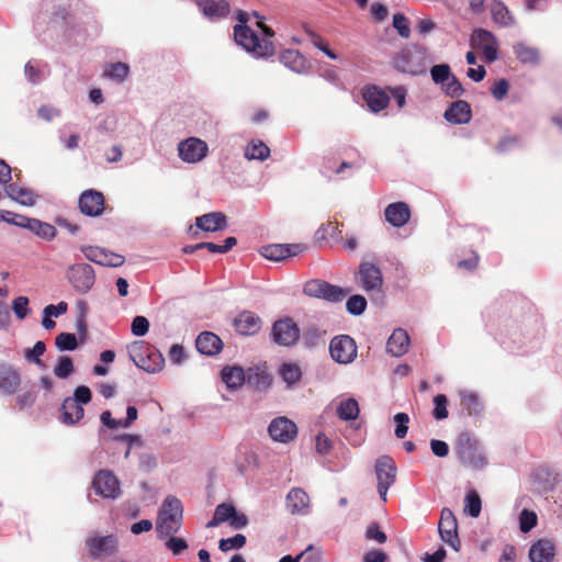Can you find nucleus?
<instances>
[{
    "instance_id": "bf43d9fd",
    "label": "nucleus",
    "mask_w": 562,
    "mask_h": 562,
    "mask_svg": "<svg viewBox=\"0 0 562 562\" xmlns=\"http://www.w3.org/2000/svg\"><path fill=\"white\" fill-rule=\"evenodd\" d=\"M394 422L396 423L394 434L398 439H403L408 431L409 417L406 413H397L394 415Z\"/></svg>"
},
{
    "instance_id": "37998d69",
    "label": "nucleus",
    "mask_w": 562,
    "mask_h": 562,
    "mask_svg": "<svg viewBox=\"0 0 562 562\" xmlns=\"http://www.w3.org/2000/svg\"><path fill=\"white\" fill-rule=\"evenodd\" d=\"M461 404L470 415H477L482 412L483 405L479 395L474 392L462 391L460 392Z\"/></svg>"
},
{
    "instance_id": "9b49d317",
    "label": "nucleus",
    "mask_w": 562,
    "mask_h": 562,
    "mask_svg": "<svg viewBox=\"0 0 562 562\" xmlns=\"http://www.w3.org/2000/svg\"><path fill=\"white\" fill-rule=\"evenodd\" d=\"M438 531L443 542L449 544L454 551H459L460 539L458 535V521L454 514L449 508L441 510Z\"/></svg>"
},
{
    "instance_id": "dca6fc26",
    "label": "nucleus",
    "mask_w": 562,
    "mask_h": 562,
    "mask_svg": "<svg viewBox=\"0 0 562 562\" xmlns=\"http://www.w3.org/2000/svg\"><path fill=\"white\" fill-rule=\"evenodd\" d=\"M81 251L89 261L100 266L120 267L124 263L123 256L97 246H85Z\"/></svg>"
},
{
    "instance_id": "338daca9",
    "label": "nucleus",
    "mask_w": 562,
    "mask_h": 562,
    "mask_svg": "<svg viewBox=\"0 0 562 562\" xmlns=\"http://www.w3.org/2000/svg\"><path fill=\"white\" fill-rule=\"evenodd\" d=\"M508 89H509V82L506 79L502 78L494 82L491 92L497 101H501L508 93Z\"/></svg>"
},
{
    "instance_id": "774afa93",
    "label": "nucleus",
    "mask_w": 562,
    "mask_h": 562,
    "mask_svg": "<svg viewBox=\"0 0 562 562\" xmlns=\"http://www.w3.org/2000/svg\"><path fill=\"white\" fill-rule=\"evenodd\" d=\"M166 547L173 553V554H180L188 548V543L182 538H177L170 536L169 539L166 542Z\"/></svg>"
},
{
    "instance_id": "a19ab883",
    "label": "nucleus",
    "mask_w": 562,
    "mask_h": 562,
    "mask_svg": "<svg viewBox=\"0 0 562 562\" xmlns=\"http://www.w3.org/2000/svg\"><path fill=\"white\" fill-rule=\"evenodd\" d=\"M270 156L269 147L261 140H251L245 148V157L248 160L263 161Z\"/></svg>"
},
{
    "instance_id": "58836bf2",
    "label": "nucleus",
    "mask_w": 562,
    "mask_h": 562,
    "mask_svg": "<svg viewBox=\"0 0 562 562\" xmlns=\"http://www.w3.org/2000/svg\"><path fill=\"white\" fill-rule=\"evenodd\" d=\"M359 413V404L352 397L340 401L337 406V415L341 420H355L358 418Z\"/></svg>"
},
{
    "instance_id": "680f3d73",
    "label": "nucleus",
    "mask_w": 562,
    "mask_h": 562,
    "mask_svg": "<svg viewBox=\"0 0 562 562\" xmlns=\"http://www.w3.org/2000/svg\"><path fill=\"white\" fill-rule=\"evenodd\" d=\"M131 330L134 336H145L149 330V322L145 316H136L131 325Z\"/></svg>"
},
{
    "instance_id": "aec40b11",
    "label": "nucleus",
    "mask_w": 562,
    "mask_h": 562,
    "mask_svg": "<svg viewBox=\"0 0 562 562\" xmlns=\"http://www.w3.org/2000/svg\"><path fill=\"white\" fill-rule=\"evenodd\" d=\"M80 211L88 216H99L104 210V196L95 190H87L79 198Z\"/></svg>"
},
{
    "instance_id": "7c9ffc66",
    "label": "nucleus",
    "mask_w": 562,
    "mask_h": 562,
    "mask_svg": "<svg viewBox=\"0 0 562 562\" xmlns=\"http://www.w3.org/2000/svg\"><path fill=\"white\" fill-rule=\"evenodd\" d=\"M199 8L204 16L210 20H218L229 12V4L226 0H201Z\"/></svg>"
},
{
    "instance_id": "13d9d810",
    "label": "nucleus",
    "mask_w": 562,
    "mask_h": 562,
    "mask_svg": "<svg viewBox=\"0 0 562 562\" xmlns=\"http://www.w3.org/2000/svg\"><path fill=\"white\" fill-rule=\"evenodd\" d=\"M325 281L311 280L304 284L303 292L311 297L322 299L324 295Z\"/></svg>"
},
{
    "instance_id": "20e7f679",
    "label": "nucleus",
    "mask_w": 562,
    "mask_h": 562,
    "mask_svg": "<svg viewBox=\"0 0 562 562\" xmlns=\"http://www.w3.org/2000/svg\"><path fill=\"white\" fill-rule=\"evenodd\" d=\"M127 351L134 364L146 372L156 373L164 368L162 355L145 341L132 342Z\"/></svg>"
},
{
    "instance_id": "5701e85b",
    "label": "nucleus",
    "mask_w": 562,
    "mask_h": 562,
    "mask_svg": "<svg viewBox=\"0 0 562 562\" xmlns=\"http://www.w3.org/2000/svg\"><path fill=\"white\" fill-rule=\"evenodd\" d=\"M235 329L238 334L250 336L257 334L261 328V319L251 312L240 313L234 322Z\"/></svg>"
},
{
    "instance_id": "7ed1b4c3",
    "label": "nucleus",
    "mask_w": 562,
    "mask_h": 562,
    "mask_svg": "<svg viewBox=\"0 0 562 562\" xmlns=\"http://www.w3.org/2000/svg\"><path fill=\"white\" fill-rule=\"evenodd\" d=\"M183 508L181 502L173 496H168L158 513L156 531L160 538L177 533L182 525Z\"/></svg>"
},
{
    "instance_id": "6ab92c4d",
    "label": "nucleus",
    "mask_w": 562,
    "mask_h": 562,
    "mask_svg": "<svg viewBox=\"0 0 562 562\" xmlns=\"http://www.w3.org/2000/svg\"><path fill=\"white\" fill-rule=\"evenodd\" d=\"M279 60L291 71L304 75L311 70V63L308 59L297 49H284L279 56Z\"/></svg>"
},
{
    "instance_id": "864d4df0",
    "label": "nucleus",
    "mask_w": 562,
    "mask_h": 562,
    "mask_svg": "<svg viewBox=\"0 0 562 562\" xmlns=\"http://www.w3.org/2000/svg\"><path fill=\"white\" fill-rule=\"evenodd\" d=\"M367 307V301L362 295H352L346 303L347 311L352 315H361Z\"/></svg>"
},
{
    "instance_id": "c03bdc74",
    "label": "nucleus",
    "mask_w": 562,
    "mask_h": 562,
    "mask_svg": "<svg viewBox=\"0 0 562 562\" xmlns=\"http://www.w3.org/2000/svg\"><path fill=\"white\" fill-rule=\"evenodd\" d=\"M481 509L482 504L479 494L475 491L469 492L464 498V513L475 518L480 515Z\"/></svg>"
},
{
    "instance_id": "a211bd4d",
    "label": "nucleus",
    "mask_w": 562,
    "mask_h": 562,
    "mask_svg": "<svg viewBox=\"0 0 562 562\" xmlns=\"http://www.w3.org/2000/svg\"><path fill=\"white\" fill-rule=\"evenodd\" d=\"M285 505L292 515L305 516L310 513L311 499L304 490L293 487L286 494Z\"/></svg>"
},
{
    "instance_id": "79ce46f5",
    "label": "nucleus",
    "mask_w": 562,
    "mask_h": 562,
    "mask_svg": "<svg viewBox=\"0 0 562 562\" xmlns=\"http://www.w3.org/2000/svg\"><path fill=\"white\" fill-rule=\"evenodd\" d=\"M235 514V507L232 504L222 503L216 506L213 518L206 524L207 528L216 527L226 522Z\"/></svg>"
},
{
    "instance_id": "5fc2aeb1",
    "label": "nucleus",
    "mask_w": 562,
    "mask_h": 562,
    "mask_svg": "<svg viewBox=\"0 0 562 562\" xmlns=\"http://www.w3.org/2000/svg\"><path fill=\"white\" fill-rule=\"evenodd\" d=\"M237 240L235 237H227L224 240L223 245H217L214 243H202V248H206L209 251L213 254H226L235 245Z\"/></svg>"
},
{
    "instance_id": "09e8293b",
    "label": "nucleus",
    "mask_w": 562,
    "mask_h": 562,
    "mask_svg": "<svg viewBox=\"0 0 562 562\" xmlns=\"http://www.w3.org/2000/svg\"><path fill=\"white\" fill-rule=\"evenodd\" d=\"M55 345L60 351H72L77 348L78 341L74 334L61 333L56 336Z\"/></svg>"
},
{
    "instance_id": "8fccbe9b",
    "label": "nucleus",
    "mask_w": 562,
    "mask_h": 562,
    "mask_svg": "<svg viewBox=\"0 0 562 562\" xmlns=\"http://www.w3.org/2000/svg\"><path fill=\"white\" fill-rule=\"evenodd\" d=\"M128 70L126 64L115 63L105 68L104 76L121 82L127 77Z\"/></svg>"
},
{
    "instance_id": "f8f14e48",
    "label": "nucleus",
    "mask_w": 562,
    "mask_h": 562,
    "mask_svg": "<svg viewBox=\"0 0 562 562\" xmlns=\"http://www.w3.org/2000/svg\"><path fill=\"white\" fill-rule=\"evenodd\" d=\"M269 437L274 442L289 443L295 440L297 427L295 423L285 416L273 418L268 426Z\"/></svg>"
},
{
    "instance_id": "4c0bfd02",
    "label": "nucleus",
    "mask_w": 562,
    "mask_h": 562,
    "mask_svg": "<svg viewBox=\"0 0 562 562\" xmlns=\"http://www.w3.org/2000/svg\"><path fill=\"white\" fill-rule=\"evenodd\" d=\"M246 379L247 374L240 367H225L222 370V380L229 389H237L241 386Z\"/></svg>"
},
{
    "instance_id": "3c124183",
    "label": "nucleus",
    "mask_w": 562,
    "mask_h": 562,
    "mask_svg": "<svg viewBox=\"0 0 562 562\" xmlns=\"http://www.w3.org/2000/svg\"><path fill=\"white\" fill-rule=\"evenodd\" d=\"M538 517L532 510L522 509L519 514V529L521 532H529L537 526Z\"/></svg>"
},
{
    "instance_id": "6e6d98bb",
    "label": "nucleus",
    "mask_w": 562,
    "mask_h": 562,
    "mask_svg": "<svg viewBox=\"0 0 562 562\" xmlns=\"http://www.w3.org/2000/svg\"><path fill=\"white\" fill-rule=\"evenodd\" d=\"M346 294L347 293L341 288L325 282L324 295H322V299L328 302H340Z\"/></svg>"
},
{
    "instance_id": "423d86ee",
    "label": "nucleus",
    "mask_w": 562,
    "mask_h": 562,
    "mask_svg": "<svg viewBox=\"0 0 562 562\" xmlns=\"http://www.w3.org/2000/svg\"><path fill=\"white\" fill-rule=\"evenodd\" d=\"M374 471L378 481V493L382 502H386L387 491L396 480V464L391 457L381 456L375 461Z\"/></svg>"
},
{
    "instance_id": "bb28decb",
    "label": "nucleus",
    "mask_w": 562,
    "mask_h": 562,
    "mask_svg": "<svg viewBox=\"0 0 562 562\" xmlns=\"http://www.w3.org/2000/svg\"><path fill=\"white\" fill-rule=\"evenodd\" d=\"M363 100L372 112H380L389 104L387 93L375 86H368L363 90Z\"/></svg>"
},
{
    "instance_id": "f704fd0d",
    "label": "nucleus",
    "mask_w": 562,
    "mask_h": 562,
    "mask_svg": "<svg viewBox=\"0 0 562 562\" xmlns=\"http://www.w3.org/2000/svg\"><path fill=\"white\" fill-rule=\"evenodd\" d=\"M491 14L493 21L503 27L514 26L516 23L512 12L508 10L505 3L499 0H494L492 2Z\"/></svg>"
},
{
    "instance_id": "9d476101",
    "label": "nucleus",
    "mask_w": 562,
    "mask_h": 562,
    "mask_svg": "<svg viewBox=\"0 0 562 562\" xmlns=\"http://www.w3.org/2000/svg\"><path fill=\"white\" fill-rule=\"evenodd\" d=\"M331 358L342 364L351 363L357 357L356 341L348 335H339L329 345Z\"/></svg>"
},
{
    "instance_id": "de8ad7c7",
    "label": "nucleus",
    "mask_w": 562,
    "mask_h": 562,
    "mask_svg": "<svg viewBox=\"0 0 562 562\" xmlns=\"http://www.w3.org/2000/svg\"><path fill=\"white\" fill-rule=\"evenodd\" d=\"M453 74L451 72L450 66L448 64H439L435 65L430 69V76L435 83L445 85L449 78H451Z\"/></svg>"
},
{
    "instance_id": "a878e982",
    "label": "nucleus",
    "mask_w": 562,
    "mask_h": 562,
    "mask_svg": "<svg viewBox=\"0 0 562 562\" xmlns=\"http://www.w3.org/2000/svg\"><path fill=\"white\" fill-rule=\"evenodd\" d=\"M554 544L550 539H539L529 549L531 562H551L554 558Z\"/></svg>"
},
{
    "instance_id": "052dcab7",
    "label": "nucleus",
    "mask_w": 562,
    "mask_h": 562,
    "mask_svg": "<svg viewBox=\"0 0 562 562\" xmlns=\"http://www.w3.org/2000/svg\"><path fill=\"white\" fill-rule=\"evenodd\" d=\"M12 310L19 319H24L30 313L29 299L26 296H18L12 302Z\"/></svg>"
},
{
    "instance_id": "2eb2a0df",
    "label": "nucleus",
    "mask_w": 562,
    "mask_h": 562,
    "mask_svg": "<svg viewBox=\"0 0 562 562\" xmlns=\"http://www.w3.org/2000/svg\"><path fill=\"white\" fill-rule=\"evenodd\" d=\"M86 547L93 559L110 557L117 550V539L113 535L94 536L86 540Z\"/></svg>"
},
{
    "instance_id": "603ef678",
    "label": "nucleus",
    "mask_w": 562,
    "mask_h": 562,
    "mask_svg": "<svg viewBox=\"0 0 562 562\" xmlns=\"http://www.w3.org/2000/svg\"><path fill=\"white\" fill-rule=\"evenodd\" d=\"M246 543V537L241 533H237L232 538L221 539L218 548L223 552H227L232 549H240Z\"/></svg>"
},
{
    "instance_id": "b1692460",
    "label": "nucleus",
    "mask_w": 562,
    "mask_h": 562,
    "mask_svg": "<svg viewBox=\"0 0 562 562\" xmlns=\"http://www.w3.org/2000/svg\"><path fill=\"white\" fill-rule=\"evenodd\" d=\"M4 192L11 200L23 206H34L40 198L33 190L19 187L15 183L5 186Z\"/></svg>"
},
{
    "instance_id": "c85d7f7f",
    "label": "nucleus",
    "mask_w": 562,
    "mask_h": 562,
    "mask_svg": "<svg viewBox=\"0 0 562 562\" xmlns=\"http://www.w3.org/2000/svg\"><path fill=\"white\" fill-rule=\"evenodd\" d=\"M195 346L201 353L214 356L223 349V341L214 333L203 331L198 336Z\"/></svg>"
},
{
    "instance_id": "c9c22d12",
    "label": "nucleus",
    "mask_w": 562,
    "mask_h": 562,
    "mask_svg": "<svg viewBox=\"0 0 562 562\" xmlns=\"http://www.w3.org/2000/svg\"><path fill=\"white\" fill-rule=\"evenodd\" d=\"M279 374L286 384V389H293L299 384L302 378L301 368L294 362H285L281 364L279 368Z\"/></svg>"
},
{
    "instance_id": "6e6552de",
    "label": "nucleus",
    "mask_w": 562,
    "mask_h": 562,
    "mask_svg": "<svg viewBox=\"0 0 562 562\" xmlns=\"http://www.w3.org/2000/svg\"><path fill=\"white\" fill-rule=\"evenodd\" d=\"M470 44L473 48L482 52L488 63L498 58V41L495 35L484 29H475L470 37Z\"/></svg>"
},
{
    "instance_id": "0eeeda50",
    "label": "nucleus",
    "mask_w": 562,
    "mask_h": 562,
    "mask_svg": "<svg viewBox=\"0 0 562 562\" xmlns=\"http://www.w3.org/2000/svg\"><path fill=\"white\" fill-rule=\"evenodd\" d=\"M66 276L72 288L81 294L89 292L95 282L94 270L88 263L70 266Z\"/></svg>"
},
{
    "instance_id": "cd10ccee",
    "label": "nucleus",
    "mask_w": 562,
    "mask_h": 562,
    "mask_svg": "<svg viewBox=\"0 0 562 562\" xmlns=\"http://www.w3.org/2000/svg\"><path fill=\"white\" fill-rule=\"evenodd\" d=\"M443 116L452 124H467L472 116L471 106L467 101H456L446 110Z\"/></svg>"
},
{
    "instance_id": "ddd939ff",
    "label": "nucleus",
    "mask_w": 562,
    "mask_h": 562,
    "mask_svg": "<svg viewBox=\"0 0 562 562\" xmlns=\"http://www.w3.org/2000/svg\"><path fill=\"white\" fill-rule=\"evenodd\" d=\"M92 486L95 493L104 498L115 499L121 495L120 481L109 470H100L92 481Z\"/></svg>"
},
{
    "instance_id": "c756f323",
    "label": "nucleus",
    "mask_w": 562,
    "mask_h": 562,
    "mask_svg": "<svg viewBox=\"0 0 562 562\" xmlns=\"http://www.w3.org/2000/svg\"><path fill=\"white\" fill-rule=\"evenodd\" d=\"M409 336L402 328L395 329L386 342V351L394 357H402L408 351Z\"/></svg>"
},
{
    "instance_id": "e2e57ef3",
    "label": "nucleus",
    "mask_w": 562,
    "mask_h": 562,
    "mask_svg": "<svg viewBox=\"0 0 562 562\" xmlns=\"http://www.w3.org/2000/svg\"><path fill=\"white\" fill-rule=\"evenodd\" d=\"M393 26L397 30L398 34L407 38L411 35L409 22L408 20L401 13L394 14L393 16Z\"/></svg>"
},
{
    "instance_id": "69168bd1",
    "label": "nucleus",
    "mask_w": 562,
    "mask_h": 562,
    "mask_svg": "<svg viewBox=\"0 0 562 562\" xmlns=\"http://www.w3.org/2000/svg\"><path fill=\"white\" fill-rule=\"evenodd\" d=\"M24 72L26 78L32 83H37L44 78V72L34 61H29L25 65Z\"/></svg>"
},
{
    "instance_id": "ea45409f",
    "label": "nucleus",
    "mask_w": 562,
    "mask_h": 562,
    "mask_svg": "<svg viewBox=\"0 0 562 562\" xmlns=\"http://www.w3.org/2000/svg\"><path fill=\"white\" fill-rule=\"evenodd\" d=\"M249 384L254 385L258 390H263L270 386L272 378L269 372L259 368H251L247 372V379Z\"/></svg>"
},
{
    "instance_id": "473e14b6",
    "label": "nucleus",
    "mask_w": 562,
    "mask_h": 562,
    "mask_svg": "<svg viewBox=\"0 0 562 562\" xmlns=\"http://www.w3.org/2000/svg\"><path fill=\"white\" fill-rule=\"evenodd\" d=\"M516 58L525 65L536 66L540 63V52L524 42L516 43L513 47Z\"/></svg>"
},
{
    "instance_id": "f3484780",
    "label": "nucleus",
    "mask_w": 562,
    "mask_h": 562,
    "mask_svg": "<svg viewBox=\"0 0 562 562\" xmlns=\"http://www.w3.org/2000/svg\"><path fill=\"white\" fill-rule=\"evenodd\" d=\"M358 280L364 291H379L382 288L383 278L381 270L371 262H362L359 266Z\"/></svg>"
},
{
    "instance_id": "412c9836",
    "label": "nucleus",
    "mask_w": 562,
    "mask_h": 562,
    "mask_svg": "<svg viewBox=\"0 0 562 562\" xmlns=\"http://www.w3.org/2000/svg\"><path fill=\"white\" fill-rule=\"evenodd\" d=\"M302 250L297 244H274L261 248L260 254L268 260L280 261L297 255Z\"/></svg>"
},
{
    "instance_id": "e433bc0d",
    "label": "nucleus",
    "mask_w": 562,
    "mask_h": 562,
    "mask_svg": "<svg viewBox=\"0 0 562 562\" xmlns=\"http://www.w3.org/2000/svg\"><path fill=\"white\" fill-rule=\"evenodd\" d=\"M24 228L30 229L36 236L50 240L56 236V228L49 223L36 218H26Z\"/></svg>"
},
{
    "instance_id": "f03ea898",
    "label": "nucleus",
    "mask_w": 562,
    "mask_h": 562,
    "mask_svg": "<svg viewBox=\"0 0 562 562\" xmlns=\"http://www.w3.org/2000/svg\"><path fill=\"white\" fill-rule=\"evenodd\" d=\"M432 60L427 48L413 44L394 54L392 64L398 72L415 77L425 75Z\"/></svg>"
},
{
    "instance_id": "39448f33",
    "label": "nucleus",
    "mask_w": 562,
    "mask_h": 562,
    "mask_svg": "<svg viewBox=\"0 0 562 562\" xmlns=\"http://www.w3.org/2000/svg\"><path fill=\"white\" fill-rule=\"evenodd\" d=\"M454 451L460 462L473 470H481L486 464V458L475 439L471 438L468 434H461L457 438Z\"/></svg>"
},
{
    "instance_id": "2f4dec72",
    "label": "nucleus",
    "mask_w": 562,
    "mask_h": 562,
    "mask_svg": "<svg viewBox=\"0 0 562 562\" xmlns=\"http://www.w3.org/2000/svg\"><path fill=\"white\" fill-rule=\"evenodd\" d=\"M20 385V374L9 366L0 367V390L5 394H13Z\"/></svg>"
},
{
    "instance_id": "1a4fd4ad",
    "label": "nucleus",
    "mask_w": 562,
    "mask_h": 562,
    "mask_svg": "<svg viewBox=\"0 0 562 562\" xmlns=\"http://www.w3.org/2000/svg\"><path fill=\"white\" fill-rule=\"evenodd\" d=\"M177 150L179 158L183 162L198 164L207 156L209 146L198 137H189L178 144Z\"/></svg>"
},
{
    "instance_id": "4468645a",
    "label": "nucleus",
    "mask_w": 562,
    "mask_h": 562,
    "mask_svg": "<svg viewBox=\"0 0 562 562\" xmlns=\"http://www.w3.org/2000/svg\"><path fill=\"white\" fill-rule=\"evenodd\" d=\"M271 335L276 344L288 347L299 340L300 330L291 318H284L273 324Z\"/></svg>"
},
{
    "instance_id": "49530a36",
    "label": "nucleus",
    "mask_w": 562,
    "mask_h": 562,
    "mask_svg": "<svg viewBox=\"0 0 562 562\" xmlns=\"http://www.w3.org/2000/svg\"><path fill=\"white\" fill-rule=\"evenodd\" d=\"M46 351V346L43 341H37L33 348L24 350V358L27 362L43 367L42 356Z\"/></svg>"
},
{
    "instance_id": "72a5a7b5",
    "label": "nucleus",
    "mask_w": 562,
    "mask_h": 562,
    "mask_svg": "<svg viewBox=\"0 0 562 562\" xmlns=\"http://www.w3.org/2000/svg\"><path fill=\"white\" fill-rule=\"evenodd\" d=\"M60 411L63 423L68 425H74L83 417V407L70 397L64 400Z\"/></svg>"
},
{
    "instance_id": "393cba45",
    "label": "nucleus",
    "mask_w": 562,
    "mask_h": 562,
    "mask_svg": "<svg viewBox=\"0 0 562 562\" xmlns=\"http://www.w3.org/2000/svg\"><path fill=\"white\" fill-rule=\"evenodd\" d=\"M384 215L392 226L402 227L409 221L411 210L406 203L395 202L387 205Z\"/></svg>"
},
{
    "instance_id": "f257e3e1",
    "label": "nucleus",
    "mask_w": 562,
    "mask_h": 562,
    "mask_svg": "<svg viewBox=\"0 0 562 562\" xmlns=\"http://www.w3.org/2000/svg\"><path fill=\"white\" fill-rule=\"evenodd\" d=\"M238 24L234 27V38L237 45L241 46L245 50L251 53L257 58H267L273 55L274 47L270 41L274 32L261 21L257 25L261 29L268 40L260 41L257 34L248 27V13L245 11L237 12Z\"/></svg>"
},
{
    "instance_id": "4d7b16f0",
    "label": "nucleus",
    "mask_w": 562,
    "mask_h": 562,
    "mask_svg": "<svg viewBox=\"0 0 562 562\" xmlns=\"http://www.w3.org/2000/svg\"><path fill=\"white\" fill-rule=\"evenodd\" d=\"M441 88L445 93L451 98L460 97L463 93L462 85L454 75H452Z\"/></svg>"
},
{
    "instance_id": "4be33fe9",
    "label": "nucleus",
    "mask_w": 562,
    "mask_h": 562,
    "mask_svg": "<svg viewBox=\"0 0 562 562\" xmlns=\"http://www.w3.org/2000/svg\"><path fill=\"white\" fill-rule=\"evenodd\" d=\"M195 225L204 232L215 233L226 228L227 217L222 212H212L198 216L195 218Z\"/></svg>"
},
{
    "instance_id": "a18cd8bd",
    "label": "nucleus",
    "mask_w": 562,
    "mask_h": 562,
    "mask_svg": "<svg viewBox=\"0 0 562 562\" xmlns=\"http://www.w3.org/2000/svg\"><path fill=\"white\" fill-rule=\"evenodd\" d=\"M75 371L72 360L68 356H61L58 358L57 363L54 368V374L58 379H67Z\"/></svg>"
},
{
    "instance_id": "0e129e2a",
    "label": "nucleus",
    "mask_w": 562,
    "mask_h": 562,
    "mask_svg": "<svg viewBox=\"0 0 562 562\" xmlns=\"http://www.w3.org/2000/svg\"><path fill=\"white\" fill-rule=\"evenodd\" d=\"M435 409L434 417L436 419H445L448 417L447 397L443 394H438L434 398Z\"/></svg>"
}]
</instances>
